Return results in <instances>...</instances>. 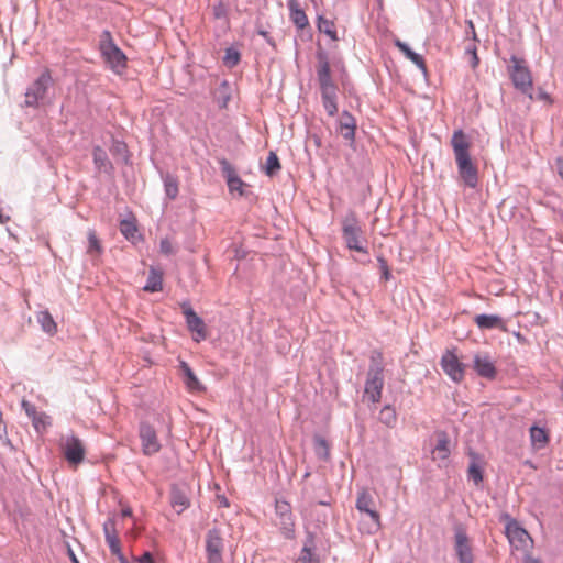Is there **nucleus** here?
I'll use <instances>...</instances> for the list:
<instances>
[{
	"instance_id": "nucleus-44",
	"label": "nucleus",
	"mask_w": 563,
	"mask_h": 563,
	"mask_svg": "<svg viewBox=\"0 0 563 563\" xmlns=\"http://www.w3.org/2000/svg\"><path fill=\"white\" fill-rule=\"evenodd\" d=\"M220 168L227 183H229V178L238 176L233 166L224 158L220 161Z\"/></svg>"
},
{
	"instance_id": "nucleus-38",
	"label": "nucleus",
	"mask_w": 563,
	"mask_h": 563,
	"mask_svg": "<svg viewBox=\"0 0 563 563\" xmlns=\"http://www.w3.org/2000/svg\"><path fill=\"white\" fill-rule=\"evenodd\" d=\"M241 59V54L238 49L233 47H229L225 49L223 63L227 67L233 68L235 67Z\"/></svg>"
},
{
	"instance_id": "nucleus-41",
	"label": "nucleus",
	"mask_w": 563,
	"mask_h": 563,
	"mask_svg": "<svg viewBox=\"0 0 563 563\" xmlns=\"http://www.w3.org/2000/svg\"><path fill=\"white\" fill-rule=\"evenodd\" d=\"M87 252L90 254H92L93 252L101 253L100 241H99L96 232L92 230H90L88 232V250H87Z\"/></svg>"
},
{
	"instance_id": "nucleus-11",
	"label": "nucleus",
	"mask_w": 563,
	"mask_h": 563,
	"mask_svg": "<svg viewBox=\"0 0 563 563\" xmlns=\"http://www.w3.org/2000/svg\"><path fill=\"white\" fill-rule=\"evenodd\" d=\"M188 330L194 334V341L201 342L207 339L206 323L191 308L188 301L180 303Z\"/></svg>"
},
{
	"instance_id": "nucleus-37",
	"label": "nucleus",
	"mask_w": 563,
	"mask_h": 563,
	"mask_svg": "<svg viewBox=\"0 0 563 563\" xmlns=\"http://www.w3.org/2000/svg\"><path fill=\"white\" fill-rule=\"evenodd\" d=\"M227 184H228L230 192H232V194L238 192L239 196H241V197L247 195L246 190H245L247 185L239 176L229 178V183H227Z\"/></svg>"
},
{
	"instance_id": "nucleus-55",
	"label": "nucleus",
	"mask_w": 563,
	"mask_h": 563,
	"mask_svg": "<svg viewBox=\"0 0 563 563\" xmlns=\"http://www.w3.org/2000/svg\"><path fill=\"white\" fill-rule=\"evenodd\" d=\"M114 151H115L117 153L125 152V151H126V145H125V143L117 141V142L114 143Z\"/></svg>"
},
{
	"instance_id": "nucleus-52",
	"label": "nucleus",
	"mask_w": 563,
	"mask_h": 563,
	"mask_svg": "<svg viewBox=\"0 0 563 563\" xmlns=\"http://www.w3.org/2000/svg\"><path fill=\"white\" fill-rule=\"evenodd\" d=\"M534 98L550 103L552 102L550 95L541 88L538 90L536 96L533 95V99Z\"/></svg>"
},
{
	"instance_id": "nucleus-29",
	"label": "nucleus",
	"mask_w": 563,
	"mask_h": 563,
	"mask_svg": "<svg viewBox=\"0 0 563 563\" xmlns=\"http://www.w3.org/2000/svg\"><path fill=\"white\" fill-rule=\"evenodd\" d=\"M163 183L166 197L169 200L176 199L179 192L177 177L169 173H166L165 175H163Z\"/></svg>"
},
{
	"instance_id": "nucleus-19",
	"label": "nucleus",
	"mask_w": 563,
	"mask_h": 563,
	"mask_svg": "<svg viewBox=\"0 0 563 563\" xmlns=\"http://www.w3.org/2000/svg\"><path fill=\"white\" fill-rule=\"evenodd\" d=\"M471 463L467 470V478L478 486L483 482V466L481 455L476 452L468 453Z\"/></svg>"
},
{
	"instance_id": "nucleus-42",
	"label": "nucleus",
	"mask_w": 563,
	"mask_h": 563,
	"mask_svg": "<svg viewBox=\"0 0 563 563\" xmlns=\"http://www.w3.org/2000/svg\"><path fill=\"white\" fill-rule=\"evenodd\" d=\"M22 408L24 409L27 417L32 418L34 428L38 429V422H37V413L38 412H37L35 406L30 404L29 401L23 400Z\"/></svg>"
},
{
	"instance_id": "nucleus-24",
	"label": "nucleus",
	"mask_w": 563,
	"mask_h": 563,
	"mask_svg": "<svg viewBox=\"0 0 563 563\" xmlns=\"http://www.w3.org/2000/svg\"><path fill=\"white\" fill-rule=\"evenodd\" d=\"M170 505L179 515L190 506V500L183 489L174 486L170 492Z\"/></svg>"
},
{
	"instance_id": "nucleus-62",
	"label": "nucleus",
	"mask_w": 563,
	"mask_h": 563,
	"mask_svg": "<svg viewBox=\"0 0 563 563\" xmlns=\"http://www.w3.org/2000/svg\"><path fill=\"white\" fill-rule=\"evenodd\" d=\"M69 555H70L73 563H79L76 555L74 554V552L71 550H69Z\"/></svg>"
},
{
	"instance_id": "nucleus-60",
	"label": "nucleus",
	"mask_w": 563,
	"mask_h": 563,
	"mask_svg": "<svg viewBox=\"0 0 563 563\" xmlns=\"http://www.w3.org/2000/svg\"><path fill=\"white\" fill-rule=\"evenodd\" d=\"M122 516L123 517H131L132 510L130 508L122 509Z\"/></svg>"
},
{
	"instance_id": "nucleus-10",
	"label": "nucleus",
	"mask_w": 563,
	"mask_h": 563,
	"mask_svg": "<svg viewBox=\"0 0 563 563\" xmlns=\"http://www.w3.org/2000/svg\"><path fill=\"white\" fill-rule=\"evenodd\" d=\"M224 541L221 530L217 527L209 529L206 534L207 563H222Z\"/></svg>"
},
{
	"instance_id": "nucleus-27",
	"label": "nucleus",
	"mask_w": 563,
	"mask_h": 563,
	"mask_svg": "<svg viewBox=\"0 0 563 563\" xmlns=\"http://www.w3.org/2000/svg\"><path fill=\"white\" fill-rule=\"evenodd\" d=\"M163 288V275L159 271L151 268L143 289L147 292L161 291Z\"/></svg>"
},
{
	"instance_id": "nucleus-26",
	"label": "nucleus",
	"mask_w": 563,
	"mask_h": 563,
	"mask_svg": "<svg viewBox=\"0 0 563 563\" xmlns=\"http://www.w3.org/2000/svg\"><path fill=\"white\" fill-rule=\"evenodd\" d=\"M36 320L46 334L54 335L57 332V324L47 310L40 311L36 314Z\"/></svg>"
},
{
	"instance_id": "nucleus-28",
	"label": "nucleus",
	"mask_w": 563,
	"mask_h": 563,
	"mask_svg": "<svg viewBox=\"0 0 563 563\" xmlns=\"http://www.w3.org/2000/svg\"><path fill=\"white\" fill-rule=\"evenodd\" d=\"M180 369L185 377V384L189 389H191V390L203 389L202 385L200 384L199 379L195 375L194 371L186 362H180Z\"/></svg>"
},
{
	"instance_id": "nucleus-5",
	"label": "nucleus",
	"mask_w": 563,
	"mask_h": 563,
	"mask_svg": "<svg viewBox=\"0 0 563 563\" xmlns=\"http://www.w3.org/2000/svg\"><path fill=\"white\" fill-rule=\"evenodd\" d=\"M99 51L106 65L114 73L122 74L128 66V57L114 43L110 31H102L99 40Z\"/></svg>"
},
{
	"instance_id": "nucleus-4",
	"label": "nucleus",
	"mask_w": 563,
	"mask_h": 563,
	"mask_svg": "<svg viewBox=\"0 0 563 563\" xmlns=\"http://www.w3.org/2000/svg\"><path fill=\"white\" fill-rule=\"evenodd\" d=\"M384 357L378 350L372 351L369 355V366L366 375L364 394L367 398L376 404L382 399L385 377H384Z\"/></svg>"
},
{
	"instance_id": "nucleus-20",
	"label": "nucleus",
	"mask_w": 563,
	"mask_h": 563,
	"mask_svg": "<svg viewBox=\"0 0 563 563\" xmlns=\"http://www.w3.org/2000/svg\"><path fill=\"white\" fill-rule=\"evenodd\" d=\"M437 444L432 451L434 459L438 460H446L451 454V450L449 448L450 438L449 434L443 430H438L435 432Z\"/></svg>"
},
{
	"instance_id": "nucleus-54",
	"label": "nucleus",
	"mask_w": 563,
	"mask_h": 563,
	"mask_svg": "<svg viewBox=\"0 0 563 563\" xmlns=\"http://www.w3.org/2000/svg\"><path fill=\"white\" fill-rule=\"evenodd\" d=\"M555 167H556L558 174L563 179V157H558L555 159Z\"/></svg>"
},
{
	"instance_id": "nucleus-39",
	"label": "nucleus",
	"mask_w": 563,
	"mask_h": 563,
	"mask_svg": "<svg viewBox=\"0 0 563 563\" xmlns=\"http://www.w3.org/2000/svg\"><path fill=\"white\" fill-rule=\"evenodd\" d=\"M120 232L124 238L128 240H131L135 236V233L137 232L136 224L133 220L123 219L120 222Z\"/></svg>"
},
{
	"instance_id": "nucleus-46",
	"label": "nucleus",
	"mask_w": 563,
	"mask_h": 563,
	"mask_svg": "<svg viewBox=\"0 0 563 563\" xmlns=\"http://www.w3.org/2000/svg\"><path fill=\"white\" fill-rule=\"evenodd\" d=\"M377 261L382 271V278L386 282L389 280L391 278V273L389 271L387 261L383 256H378Z\"/></svg>"
},
{
	"instance_id": "nucleus-36",
	"label": "nucleus",
	"mask_w": 563,
	"mask_h": 563,
	"mask_svg": "<svg viewBox=\"0 0 563 563\" xmlns=\"http://www.w3.org/2000/svg\"><path fill=\"white\" fill-rule=\"evenodd\" d=\"M363 514H366L369 517V519H371V523H369V526L367 528V532L368 533H376L382 528L379 512L376 510V508L374 506L371 509L364 511Z\"/></svg>"
},
{
	"instance_id": "nucleus-8",
	"label": "nucleus",
	"mask_w": 563,
	"mask_h": 563,
	"mask_svg": "<svg viewBox=\"0 0 563 563\" xmlns=\"http://www.w3.org/2000/svg\"><path fill=\"white\" fill-rule=\"evenodd\" d=\"M275 512V525L279 528L282 534L286 539H292L295 537V521L290 504L284 499H277Z\"/></svg>"
},
{
	"instance_id": "nucleus-9",
	"label": "nucleus",
	"mask_w": 563,
	"mask_h": 563,
	"mask_svg": "<svg viewBox=\"0 0 563 563\" xmlns=\"http://www.w3.org/2000/svg\"><path fill=\"white\" fill-rule=\"evenodd\" d=\"M454 552L459 563H474L472 542L462 525L454 527Z\"/></svg>"
},
{
	"instance_id": "nucleus-64",
	"label": "nucleus",
	"mask_w": 563,
	"mask_h": 563,
	"mask_svg": "<svg viewBox=\"0 0 563 563\" xmlns=\"http://www.w3.org/2000/svg\"><path fill=\"white\" fill-rule=\"evenodd\" d=\"M330 504H331V501L327 500V499H323V500L319 501V505H322V506H329Z\"/></svg>"
},
{
	"instance_id": "nucleus-23",
	"label": "nucleus",
	"mask_w": 563,
	"mask_h": 563,
	"mask_svg": "<svg viewBox=\"0 0 563 563\" xmlns=\"http://www.w3.org/2000/svg\"><path fill=\"white\" fill-rule=\"evenodd\" d=\"M395 46L398 47L399 51L409 60H411L424 75L427 74V65L423 57L420 54L413 52L407 43L400 40L395 41Z\"/></svg>"
},
{
	"instance_id": "nucleus-2",
	"label": "nucleus",
	"mask_w": 563,
	"mask_h": 563,
	"mask_svg": "<svg viewBox=\"0 0 563 563\" xmlns=\"http://www.w3.org/2000/svg\"><path fill=\"white\" fill-rule=\"evenodd\" d=\"M316 57L322 106L329 117H334L338 113V86L331 77L329 56L325 51L319 48Z\"/></svg>"
},
{
	"instance_id": "nucleus-43",
	"label": "nucleus",
	"mask_w": 563,
	"mask_h": 563,
	"mask_svg": "<svg viewBox=\"0 0 563 563\" xmlns=\"http://www.w3.org/2000/svg\"><path fill=\"white\" fill-rule=\"evenodd\" d=\"M106 542H107L112 555L118 558L120 554H122L120 539L118 536L109 537Z\"/></svg>"
},
{
	"instance_id": "nucleus-48",
	"label": "nucleus",
	"mask_w": 563,
	"mask_h": 563,
	"mask_svg": "<svg viewBox=\"0 0 563 563\" xmlns=\"http://www.w3.org/2000/svg\"><path fill=\"white\" fill-rule=\"evenodd\" d=\"M465 53H466V54H470V55L472 56L471 66H472L473 68H476V67L478 66V64H479V58H478V56H477V48H476V45H475V44H473V45H471V46H467V47L465 48Z\"/></svg>"
},
{
	"instance_id": "nucleus-13",
	"label": "nucleus",
	"mask_w": 563,
	"mask_h": 563,
	"mask_svg": "<svg viewBox=\"0 0 563 563\" xmlns=\"http://www.w3.org/2000/svg\"><path fill=\"white\" fill-rule=\"evenodd\" d=\"M142 452L144 455H153L162 449L156 430L148 422L142 421L139 427Z\"/></svg>"
},
{
	"instance_id": "nucleus-56",
	"label": "nucleus",
	"mask_w": 563,
	"mask_h": 563,
	"mask_svg": "<svg viewBox=\"0 0 563 563\" xmlns=\"http://www.w3.org/2000/svg\"><path fill=\"white\" fill-rule=\"evenodd\" d=\"M5 437H8V428H7V424L2 422H0V439L3 440L5 439Z\"/></svg>"
},
{
	"instance_id": "nucleus-18",
	"label": "nucleus",
	"mask_w": 563,
	"mask_h": 563,
	"mask_svg": "<svg viewBox=\"0 0 563 563\" xmlns=\"http://www.w3.org/2000/svg\"><path fill=\"white\" fill-rule=\"evenodd\" d=\"M289 19L297 29L303 30L309 26V20L306 12L300 8L298 0H288Z\"/></svg>"
},
{
	"instance_id": "nucleus-35",
	"label": "nucleus",
	"mask_w": 563,
	"mask_h": 563,
	"mask_svg": "<svg viewBox=\"0 0 563 563\" xmlns=\"http://www.w3.org/2000/svg\"><path fill=\"white\" fill-rule=\"evenodd\" d=\"M282 169L279 158L275 152H269L265 164V174L269 177L275 176Z\"/></svg>"
},
{
	"instance_id": "nucleus-16",
	"label": "nucleus",
	"mask_w": 563,
	"mask_h": 563,
	"mask_svg": "<svg viewBox=\"0 0 563 563\" xmlns=\"http://www.w3.org/2000/svg\"><path fill=\"white\" fill-rule=\"evenodd\" d=\"M356 119L347 111L343 110L338 120L336 131L351 145L355 142Z\"/></svg>"
},
{
	"instance_id": "nucleus-50",
	"label": "nucleus",
	"mask_w": 563,
	"mask_h": 563,
	"mask_svg": "<svg viewBox=\"0 0 563 563\" xmlns=\"http://www.w3.org/2000/svg\"><path fill=\"white\" fill-rule=\"evenodd\" d=\"M466 25H467L466 34L471 35L472 40L474 42H478L479 40L477 37V34H476V31H475V25H474L473 21L472 20H467L466 21Z\"/></svg>"
},
{
	"instance_id": "nucleus-25",
	"label": "nucleus",
	"mask_w": 563,
	"mask_h": 563,
	"mask_svg": "<svg viewBox=\"0 0 563 563\" xmlns=\"http://www.w3.org/2000/svg\"><path fill=\"white\" fill-rule=\"evenodd\" d=\"M213 99L220 109H225L231 100V87L228 80H222L213 92Z\"/></svg>"
},
{
	"instance_id": "nucleus-15",
	"label": "nucleus",
	"mask_w": 563,
	"mask_h": 563,
	"mask_svg": "<svg viewBox=\"0 0 563 563\" xmlns=\"http://www.w3.org/2000/svg\"><path fill=\"white\" fill-rule=\"evenodd\" d=\"M64 457L69 464L78 465L85 459V446L79 438L69 435L63 443Z\"/></svg>"
},
{
	"instance_id": "nucleus-57",
	"label": "nucleus",
	"mask_w": 563,
	"mask_h": 563,
	"mask_svg": "<svg viewBox=\"0 0 563 563\" xmlns=\"http://www.w3.org/2000/svg\"><path fill=\"white\" fill-rule=\"evenodd\" d=\"M46 416L44 413H37V422H38V427L40 426H43L45 427L46 426Z\"/></svg>"
},
{
	"instance_id": "nucleus-34",
	"label": "nucleus",
	"mask_w": 563,
	"mask_h": 563,
	"mask_svg": "<svg viewBox=\"0 0 563 563\" xmlns=\"http://www.w3.org/2000/svg\"><path fill=\"white\" fill-rule=\"evenodd\" d=\"M530 438L531 442L537 448H543L544 444L548 442V433L545 429L532 426L530 428Z\"/></svg>"
},
{
	"instance_id": "nucleus-1",
	"label": "nucleus",
	"mask_w": 563,
	"mask_h": 563,
	"mask_svg": "<svg viewBox=\"0 0 563 563\" xmlns=\"http://www.w3.org/2000/svg\"><path fill=\"white\" fill-rule=\"evenodd\" d=\"M451 146L453 148L459 176L463 184L468 188H476L478 186V169L471 158V143L463 130L460 129L453 132Z\"/></svg>"
},
{
	"instance_id": "nucleus-30",
	"label": "nucleus",
	"mask_w": 563,
	"mask_h": 563,
	"mask_svg": "<svg viewBox=\"0 0 563 563\" xmlns=\"http://www.w3.org/2000/svg\"><path fill=\"white\" fill-rule=\"evenodd\" d=\"M319 32L327 34L332 41H338V33L333 21L319 15L317 21Z\"/></svg>"
},
{
	"instance_id": "nucleus-40",
	"label": "nucleus",
	"mask_w": 563,
	"mask_h": 563,
	"mask_svg": "<svg viewBox=\"0 0 563 563\" xmlns=\"http://www.w3.org/2000/svg\"><path fill=\"white\" fill-rule=\"evenodd\" d=\"M298 562L299 563H319V559L312 552V547L308 545L306 543L301 550Z\"/></svg>"
},
{
	"instance_id": "nucleus-12",
	"label": "nucleus",
	"mask_w": 563,
	"mask_h": 563,
	"mask_svg": "<svg viewBox=\"0 0 563 563\" xmlns=\"http://www.w3.org/2000/svg\"><path fill=\"white\" fill-rule=\"evenodd\" d=\"M505 530L509 543L516 550L525 551L529 548V543L532 542V539L527 530L523 529L518 523V521L512 518H509Z\"/></svg>"
},
{
	"instance_id": "nucleus-61",
	"label": "nucleus",
	"mask_w": 563,
	"mask_h": 563,
	"mask_svg": "<svg viewBox=\"0 0 563 563\" xmlns=\"http://www.w3.org/2000/svg\"><path fill=\"white\" fill-rule=\"evenodd\" d=\"M117 559L119 560L120 563H130L123 553L120 554Z\"/></svg>"
},
{
	"instance_id": "nucleus-49",
	"label": "nucleus",
	"mask_w": 563,
	"mask_h": 563,
	"mask_svg": "<svg viewBox=\"0 0 563 563\" xmlns=\"http://www.w3.org/2000/svg\"><path fill=\"white\" fill-rule=\"evenodd\" d=\"M213 15L217 19L224 18L227 15V9L222 1H219L213 5Z\"/></svg>"
},
{
	"instance_id": "nucleus-6",
	"label": "nucleus",
	"mask_w": 563,
	"mask_h": 563,
	"mask_svg": "<svg viewBox=\"0 0 563 563\" xmlns=\"http://www.w3.org/2000/svg\"><path fill=\"white\" fill-rule=\"evenodd\" d=\"M511 65L508 67V74L514 87L521 93L533 99V82L529 67L523 58L516 55L510 57Z\"/></svg>"
},
{
	"instance_id": "nucleus-3",
	"label": "nucleus",
	"mask_w": 563,
	"mask_h": 563,
	"mask_svg": "<svg viewBox=\"0 0 563 563\" xmlns=\"http://www.w3.org/2000/svg\"><path fill=\"white\" fill-rule=\"evenodd\" d=\"M341 236L345 247L362 254H368V241L358 216L355 211L349 210L340 219Z\"/></svg>"
},
{
	"instance_id": "nucleus-53",
	"label": "nucleus",
	"mask_w": 563,
	"mask_h": 563,
	"mask_svg": "<svg viewBox=\"0 0 563 563\" xmlns=\"http://www.w3.org/2000/svg\"><path fill=\"white\" fill-rule=\"evenodd\" d=\"M257 34L261 35L271 46L275 47V42L269 33L265 30H257Z\"/></svg>"
},
{
	"instance_id": "nucleus-14",
	"label": "nucleus",
	"mask_w": 563,
	"mask_h": 563,
	"mask_svg": "<svg viewBox=\"0 0 563 563\" xmlns=\"http://www.w3.org/2000/svg\"><path fill=\"white\" fill-rule=\"evenodd\" d=\"M443 372L454 382L461 383L464 379L465 365L459 361L452 351H446L441 357Z\"/></svg>"
},
{
	"instance_id": "nucleus-31",
	"label": "nucleus",
	"mask_w": 563,
	"mask_h": 563,
	"mask_svg": "<svg viewBox=\"0 0 563 563\" xmlns=\"http://www.w3.org/2000/svg\"><path fill=\"white\" fill-rule=\"evenodd\" d=\"M374 506H375L374 497L366 489H362L357 493L355 508L360 512H364Z\"/></svg>"
},
{
	"instance_id": "nucleus-58",
	"label": "nucleus",
	"mask_w": 563,
	"mask_h": 563,
	"mask_svg": "<svg viewBox=\"0 0 563 563\" xmlns=\"http://www.w3.org/2000/svg\"><path fill=\"white\" fill-rule=\"evenodd\" d=\"M218 500L220 503V506H222V507L229 506V501L225 496H218Z\"/></svg>"
},
{
	"instance_id": "nucleus-17",
	"label": "nucleus",
	"mask_w": 563,
	"mask_h": 563,
	"mask_svg": "<svg viewBox=\"0 0 563 563\" xmlns=\"http://www.w3.org/2000/svg\"><path fill=\"white\" fill-rule=\"evenodd\" d=\"M474 369L481 377L487 379H494L497 374L496 367L487 354H476L474 356Z\"/></svg>"
},
{
	"instance_id": "nucleus-51",
	"label": "nucleus",
	"mask_w": 563,
	"mask_h": 563,
	"mask_svg": "<svg viewBox=\"0 0 563 563\" xmlns=\"http://www.w3.org/2000/svg\"><path fill=\"white\" fill-rule=\"evenodd\" d=\"M137 563H155L151 552L146 551L141 556L135 558Z\"/></svg>"
},
{
	"instance_id": "nucleus-47",
	"label": "nucleus",
	"mask_w": 563,
	"mask_h": 563,
	"mask_svg": "<svg viewBox=\"0 0 563 563\" xmlns=\"http://www.w3.org/2000/svg\"><path fill=\"white\" fill-rule=\"evenodd\" d=\"M159 251H161V253H163L165 255H173L176 253L172 242L167 238L161 240Z\"/></svg>"
},
{
	"instance_id": "nucleus-22",
	"label": "nucleus",
	"mask_w": 563,
	"mask_h": 563,
	"mask_svg": "<svg viewBox=\"0 0 563 563\" xmlns=\"http://www.w3.org/2000/svg\"><path fill=\"white\" fill-rule=\"evenodd\" d=\"M474 321L481 330L504 329L505 324L503 318L497 314H477Z\"/></svg>"
},
{
	"instance_id": "nucleus-45",
	"label": "nucleus",
	"mask_w": 563,
	"mask_h": 563,
	"mask_svg": "<svg viewBox=\"0 0 563 563\" xmlns=\"http://www.w3.org/2000/svg\"><path fill=\"white\" fill-rule=\"evenodd\" d=\"M103 532H104V539L106 541L108 540L109 537H117V531H115V521L113 519H108L104 523H103Z\"/></svg>"
},
{
	"instance_id": "nucleus-32",
	"label": "nucleus",
	"mask_w": 563,
	"mask_h": 563,
	"mask_svg": "<svg viewBox=\"0 0 563 563\" xmlns=\"http://www.w3.org/2000/svg\"><path fill=\"white\" fill-rule=\"evenodd\" d=\"M378 419L386 427L394 428L397 423V413L395 408L390 405L384 406L379 412Z\"/></svg>"
},
{
	"instance_id": "nucleus-21",
	"label": "nucleus",
	"mask_w": 563,
	"mask_h": 563,
	"mask_svg": "<svg viewBox=\"0 0 563 563\" xmlns=\"http://www.w3.org/2000/svg\"><path fill=\"white\" fill-rule=\"evenodd\" d=\"M93 164L97 170L111 174L113 165L110 162L107 152L99 145L93 146L92 150Z\"/></svg>"
},
{
	"instance_id": "nucleus-7",
	"label": "nucleus",
	"mask_w": 563,
	"mask_h": 563,
	"mask_svg": "<svg viewBox=\"0 0 563 563\" xmlns=\"http://www.w3.org/2000/svg\"><path fill=\"white\" fill-rule=\"evenodd\" d=\"M53 86L51 71L45 69L42 74L27 87L25 91V106L38 107L47 95L48 89Z\"/></svg>"
},
{
	"instance_id": "nucleus-33",
	"label": "nucleus",
	"mask_w": 563,
	"mask_h": 563,
	"mask_svg": "<svg viewBox=\"0 0 563 563\" xmlns=\"http://www.w3.org/2000/svg\"><path fill=\"white\" fill-rule=\"evenodd\" d=\"M314 453L318 459L327 461L330 456V449L327 440L320 435L313 438Z\"/></svg>"
},
{
	"instance_id": "nucleus-59",
	"label": "nucleus",
	"mask_w": 563,
	"mask_h": 563,
	"mask_svg": "<svg viewBox=\"0 0 563 563\" xmlns=\"http://www.w3.org/2000/svg\"><path fill=\"white\" fill-rule=\"evenodd\" d=\"M2 442L4 445L9 446L10 449H14L11 440L8 437H5V439H3Z\"/></svg>"
},
{
	"instance_id": "nucleus-63",
	"label": "nucleus",
	"mask_w": 563,
	"mask_h": 563,
	"mask_svg": "<svg viewBox=\"0 0 563 563\" xmlns=\"http://www.w3.org/2000/svg\"><path fill=\"white\" fill-rule=\"evenodd\" d=\"M527 563H541L538 559H534V558H529L527 560Z\"/></svg>"
}]
</instances>
